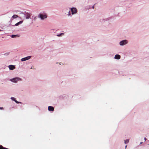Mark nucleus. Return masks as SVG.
<instances>
[{
  "instance_id": "f257e3e1",
  "label": "nucleus",
  "mask_w": 149,
  "mask_h": 149,
  "mask_svg": "<svg viewBox=\"0 0 149 149\" xmlns=\"http://www.w3.org/2000/svg\"><path fill=\"white\" fill-rule=\"evenodd\" d=\"M24 13V14L25 15L26 19H29L31 15V14L30 13H28L26 12H25L24 13Z\"/></svg>"
},
{
  "instance_id": "f03ea898",
  "label": "nucleus",
  "mask_w": 149,
  "mask_h": 149,
  "mask_svg": "<svg viewBox=\"0 0 149 149\" xmlns=\"http://www.w3.org/2000/svg\"><path fill=\"white\" fill-rule=\"evenodd\" d=\"M21 79L19 78H15L12 79H11L10 80L13 82L16 83L17 81L21 80Z\"/></svg>"
},
{
  "instance_id": "7ed1b4c3",
  "label": "nucleus",
  "mask_w": 149,
  "mask_h": 149,
  "mask_svg": "<svg viewBox=\"0 0 149 149\" xmlns=\"http://www.w3.org/2000/svg\"><path fill=\"white\" fill-rule=\"evenodd\" d=\"M41 19H43L45 18H46L47 17V16L45 15H42V14H40L38 16Z\"/></svg>"
},
{
  "instance_id": "20e7f679",
  "label": "nucleus",
  "mask_w": 149,
  "mask_h": 149,
  "mask_svg": "<svg viewBox=\"0 0 149 149\" xmlns=\"http://www.w3.org/2000/svg\"><path fill=\"white\" fill-rule=\"evenodd\" d=\"M72 14H74L77 13V9L74 8H72L71 9Z\"/></svg>"
},
{
  "instance_id": "39448f33",
  "label": "nucleus",
  "mask_w": 149,
  "mask_h": 149,
  "mask_svg": "<svg viewBox=\"0 0 149 149\" xmlns=\"http://www.w3.org/2000/svg\"><path fill=\"white\" fill-rule=\"evenodd\" d=\"M127 43V42L126 40H123L120 42V44L121 45H123L126 44Z\"/></svg>"
},
{
  "instance_id": "423d86ee",
  "label": "nucleus",
  "mask_w": 149,
  "mask_h": 149,
  "mask_svg": "<svg viewBox=\"0 0 149 149\" xmlns=\"http://www.w3.org/2000/svg\"><path fill=\"white\" fill-rule=\"evenodd\" d=\"M31 57V56H28L25 58H24L21 59V61H24L28 59H30Z\"/></svg>"
},
{
  "instance_id": "0eeeda50",
  "label": "nucleus",
  "mask_w": 149,
  "mask_h": 149,
  "mask_svg": "<svg viewBox=\"0 0 149 149\" xmlns=\"http://www.w3.org/2000/svg\"><path fill=\"white\" fill-rule=\"evenodd\" d=\"M8 67L9 69L11 70H13L15 68V66L12 65H9L8 66Z\"/></svg>"
},
{
  "instance_id": "6e6552de",
  "label": "nucleus",
  "mask_w": 149,
  "mask_h": 149,
  "mask_svg": "<svg viewBox=\"0 0 149 149\" xmlns=\"http://www.w3.org/2000/svg\"><path fill=\"white\" fill-rule=\"evenodd\" d=\"M48 110L49 111H53L54 109L53 107L49 106L48 107Z\"/></svg>"
},
{
  "instance_id": "1a4fd4ad",
  "label": "nucleus",
  "mask_w": 149,
  "mask_h": 149,
  "mask_svg": "<svg viewBox=\"0 0 149 149\" xmlns=\"http://www.w3.org/2000/svg\"><path fill=\"white\" fill-rule=\"evenodd\" d=\"M114 58L115 59H119L120 58V56L118 54L115 55Z\"/></svg>"
},
{
  "instance_id": "9d476101",
  "label": "nucleus",
  "mask_w": 149,
  "mask_h": 149,
  "mask_svg": "<svg viewBox=\"0 0 149 149\" xmlns=\"http://www.w3.org/2000/svg\"><path fill=\"white\" fill-rule=\"evenodd\" d=\"M22 22H23V21H20L18 23L16 24L15 25V26H17L19 24H22Z\"/></svg>"
},
{
  "instance_id": "9b49d317",
  "label": "nucleus",
  "mask_w": 149,
  "mask_h": 149,
  "mask_svg": "<svg viewBox=\"0 0 149 149\" xmlns=\"http://www.w3.org/2000/svg\"><path fill=\"white\" fill-rule=\"evenodd\" d=\"M18 17V15H14L12 16V18H16Z\"/></svg>"
},
{
  "instance_id": "f8f14e48",
  "label": "nucleus",
  "mask_w": 149,
  "mask_h": 149,
  "mask_svg": "<svg viewBox=\"0 0 149 149\" xmlns=\"http://www.w3.org/2000/svg\"><path fill=\"white\" fill-rule=\"evenodd\" d=\"M129 140L127 139L126 140H125V144H126L127 143H128L129 142Z\"/></svg>"
},
{
  "instance_id": "ddd939ff",
  "label": "nucleus",
  "mask_w": 149,
  "mask_h": 149,
  "mask_svg": "<svg viewBox=\"0 0 149 149\" xmlns=\"http://www.w3.org/2000/svg\"><path fill=\"white\" fill-rule=\"evenodd\" d=\"M6 148L3 147L2 145H0V149H6Z\"/></svg>"
},
{
  "instance_id": "4468645a",
  "label": "nucleus",
  "mask_w": 149,
  "mask_h": 149,
  "mask_svg": "<svg viewBox=\"0 0 149 149\" xmlns=\"http://www.w3.org/2000/svg\"><path fill=\"white\" fill-rule=\"evenodd\" d=\"M17 36V35H13L11 36V37L12 38H15V37H16Z\"/></svg>"
},
{
  "instance_id": "2eb2a0df",
  "label": "nucleus",
  "mask_w": 149,
  "mask_h": 149,
  "mask_svg": "<svg viewBox=\"0 0 149 149\" xmlns=\"http://www.w3.org/2000/svg\"><path fill=\"white\" fill-rule=\"evenodd\" d=\"M64 33H62L59 34H58L57 35V36L58 37H59L60 36H61L62 35H63Z\"/></svg>"
},
{
  "instance_id": "dca6fc26",
  "label": "nucleus",
  "mask_w": 149,
  "mask_h": 149,
  "mask_svg": "<svg viewBox=\"0 0 149 149\" xmlns=\"http://www.w3.org/2000/svg\"><path fill=\"white\" fill-rule=\"evenodd\" d=\"M14 101H15L17 104L19 103H21L20 102H18L15 99V100Z\"/></svg>"
},
{
  "instance_id": "f3484780",
  "label": "nucleus",
  "mask_w": 149,
  "mask_h": 149,
  "mask_svg": "<svg viewBox=\"0 0 149 149\" xmlns=\"http://www.w3.org/2000/svg\"><path fill=\"white\" fill-rule=\"evenodd\" d=\"M11 99L13 101H14L15 100V99L14 97H11Z\"/></svg>"
},
{
  "instance_id": "a211bd4d",
  "label": "nucleus",
  "mask_w": 149,
  "mask_h": 149,
  "mask_svg": "<svg viewBox=\"0 0 149 149\" xmlns=\"http://www.w3.org/2000/svg\"><path fill=\"white\" fill-rule=\"evenodd\" d=\"M3 107H0V109H3Z\"/></svg>"
},
{
  "instance_id": "6ab92c4d",
  "label": "nucleus",
  "mask_w": 149,
  "mask_h": 149,
  "mask_svg": "<svg viewBox=\"0 0 149 149\" xmlns=\"http://www.w3.org/2000/svg\"><path fill=\"white\" fill-rule=\"evenodd\" d=\"M144 139L146 141V138H145Z\"/></svg>"
},
{
  "instance_id": "aec40b11",
  "label": "nucleus",
  "mask_w": 149,
  "mask_h": 149,
  "mask_svg": "<svg viewBox=\"0 0 149 149\" xmlns=\"http://www.w3.org/2000/svg\"><path fill=\"white\" fill-rule=\"evenodd\" d=\"M127 146H125V148H126Z\"/></svg>"
},
{
  "instance_id": "412c9836",
  "label": "nucleus",
  "mask_w": 149,
  "mask_h": 149,
  "mask_svg": "<svg viewBox=\"0 0 149 149\" xmlns=\"http://www.w3.org/2000/svg\"><path fill=\"white\" fill-rule=\"evenodd\" d=\"M8 54V53H5V54Z\"/></svg>"
}]
</instances>
